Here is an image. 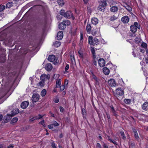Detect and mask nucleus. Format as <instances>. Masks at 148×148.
Instances as JSON below:
<instances>
[{
    "instance_id": "f257e3e1",
    "label": "nucleus",
    "mask_w": 148,
    "mask_h": 148,
    "mask_svg": "<svg viewBox=\"0 0 148 148\" xmlns=\"http://www.w3.org/2000/svg\"><path fill=\"white\" fill-rule=\"evenodd\" d=\"M88 42L90 45H97L99 43V40L96 38H92V37L90 36L88 38Z\"/></svg>"
},
{
    "instance_id": "f03ea898",
    "label": "nucleus",
    "mask_w": 148,
    "mask_h": 148,
    "mask_svg": "<svg viewBox=\"0 0 148 148\" xmlns=\"http://www.w3.org/2000/svg\"><path fill=\"white\" fill-rule=\"evenodd\" d=\"M140 25L137 22H134L133 25L130 26L131 31L133 33H135L136 32L137 28L140 29Z\"/></svg>"
},
{
    "instance_id": "7ed1b4c3",
    "label": "nucleus",
    "mask_w": 148,
    "mask_h": 148,
    "mask_svg": "<svg viewBox=\"0 0 148 148\" xmlns=\"http://www.w3.org/2000/svg\"><path fill=\"white\" fill-rule=\"evenodd\" d=\"M106 4L107 3L106 2H103L102 4L99 6L98 9L100 11L104 12L105 10Z\"/></svg>"
},
{
    "instance_id": "20e7f679",
    "label": "nucleus",
    "mask_w": 148,
    "mask_h": 148,
    "mask_svg": "<svg viewBox=\"0 0 148 148\" xmlns=\"http://www.w3.org/2000/svg\"><path fill=\"white\" fill-rule=\"evenodd\" d=\"M40 98V95L38 94H34L32 97V100L33 102H36L38 101Z\"/></svg>"
},
{
    "instance_id": "39448f33",
    "label": "nucleus",
    "mask_w": 148,
    "mask_h": 148,
    "mask_svg": "<svg viewBox=\"0 0 148 148\" xmlns=\"http://www.w3.org/2000/svg\"><path fill=\"white\" fill-rule=\"evenodd\" d=\"M124 92L121 88H118L116 90L115 96H122L123 95Z\"/></svg>"
},
{
    "instance_id": "423d86ee",
    "label": "nucleus",
    "mask_w": 148,
    "mask_h": 148,
    "mask_svg": "<svg viewBox=\"0 0 148 148\" xmlns=\"http://www.w3.org/2000/svg\"><path fill=\"white\" fill-rule=\"evenodd\" d=\"M64 17L68 18H72L73 19H74V18L73 16V14L71 11H67L65 12Z\"/></svg>"
},
{
    "instance_id": "0eeeda50",
    "label": "nucleus",
    "mask_w": 148,
    "mask_h": 148,
    "mask_svg": "<svg viewBox=\"0 0 148 148\" xmlns=\"http://www.w3.org/2000/svg\"><path fill=\"white\" fill-rule=\"evenodd\" d=\"M108 84L111 87H115L116 86V83L113 79H110L108 81Z\"/></svg>"
},
{
    "instance_id": "6e6552de",
    "label": "nucleus",
    "mask_w": 148,
    "mask_h": 148,
    "mask_svg": "<svg viewBox=\"0 0 148 148\" xmlns=\"http://www.w3.org/2000/svg\"><path fill=\"white\" fill-rule=\"evenodd\" d=\"M98 63L101 67H103L105 65V62L103 59L100 58L98 60Z\"/></svg>"
},
{
    "instance_id": "1a4fd4ad",
    "label": "nucleus",
    "mask_w": 148,
    "mask_h": 148,
    "mask_svg": "<svg viewBox=\"0 0 148 148\" xmlns=\"http://www.w3.org/2000/svg\"><path fill=\"white\" fill-rule=\"evenodd\" d=\"M50 78V75H46L45 74H42L40 76V78L42 80H44L45 79H49Z\"/></svg>"
},
{
    "instance_id": "9d476101",
    "label": "nucleus",
    "mask_w": 148,
    "mask_h": 148,
    "mask_svg": "<svg viewBox=\"0 0 148 148\" xmlns=\"http://www.w3.org/2000/svg\"><path fill=\"white\" fill-rule=\"evenodd\" d=\"M52 68V66L50 63H48L45 65V69L47 71H49L51 70Z\"/></svg>"
},
{
    "instance_id": "9b49d317",
    "label": "nucleus",
    "mask_w": 148,
    "mask_h": 148,
    "mask_svg": "<svg viewBox=\"0 0 148 148\" xmlns=\"http://www.w3.org/2000/svg\"><path fill=\"white\" fill-rule=\"evenodd\" d=\"M63 36V32L62 31L59 32L57 34V38L58 40H61Z\"/></svg>"
},
{
    "instance_id": "f8f14e48",
    "label": "nucleus",
    "mask_w": 148,
    "mask_h": 148,
    "mask_svg": "<svg viewBox=\"0 0 148 148\" xmlns=\"http://www.w3.org/2000/svg\"><path fill=\"white\" fill-rule=\"evenodd\" d=\"M29 102L26 101L22 102L21 104V107L23 109L26 108L29 105Z\"/></svg>"
},
{
    "instance_id": "ddd939ff",
    "label": "nucleus",
    "mask_w": 148,
    "mask_h": 148,
    "mask_svg": "<svg viewBox=\"0 0 148 148\" xmlns=\"http://www.w3.org/2000/svg\"><path fill=\"white\" fill-rule=\"evenodd\" d=\"M121 20L124 23H127L129 21V18L128 16H124L122 18Z\"/></svg>"
},
{
    "instance_id": "4468645a",
    "label": "nucleus",
    "mask_w": 148,
    "mask_h": 148,
    "mask_svg": "<svg viewBox=\"0 0 148 148\" xmlns=\"http://www.w3.org/2000/svg\"><path fill=\"white\" fill-rule=\"evenodd\" d=\"M56 59L55 56L53 55H49L48 58V60L50 62L54 61Z\"/></svg>"
},
{
    "instance_id": "2eb2a0df",
    "label": "nucleus",
    "mask_w": 148,
    "mask_h": 148,
    "mask_svg": "<svg viewBox=\"0 0 148 148\" xmlns=\"http://www.w3.org/2000/svg\"><path fill=\"white\" fill-rule=\"evenodd\" d=\"M142 108L143 110H148V102H145L142 106Z\"/></svg>"
},
{
    "instance_id": "dca6fc26",
    "label": "nucleus",
    "mask_w": 148,
    "mask_h": 148,
    "mask_svg": "<svg viewBox=\"0 0 148 148\" xmlns=\"http://www.w3.org/2000/svg\"><path fill=\"white\" fill-rule=\"evenodd\" d=\"M118 8L116 6H112L110 8V10L111 12H116L118 10Z\"/></svg>"
},
{
    "instance_id": "f3484780",
    "label": "nucleus",
    "mask_w": 148,
    "mask_h": 148,
    "mask_svg": "<svg viewBox=\"0 0 148 148\" xmlns=\"http://www.w3.org/2000/svg\"><path fill=\"white\" fill-rule=\"evenodd\" d=\"M19 112V110L18 109H16L13 110L11 112V115L14 116L18 114Z\"/></svg>"
},
{
    "instance_id": "a211bd4d",
    "label": "nucleus",
    "mask_w": 148,
    "mask_h": 148,
    "mask_svg": "<svg viewBox=\"0 0 148 148\" xmlns=\"http://www.w3.org/2000/svg\"><path fill=\"white\" fill-rule=\"evenodd\" d=\"M92 24L96 25L98 23V19L96 18H93L91 21Z\"/></svg>"
},
{
    "instance_id": "6ab92c4d",
    "label": "nucleus",
    "mask_w": 148,
    "mask_h": 148,
    "mask_svg": "<svg viewBox=\"0 0 148 148\" xmlns=\"http://www.w3.org/2000/svg\"><path fill=\"white\" fill-rule=\"evenodd\" d=\"M42 117V116H41V115H38V116H35L33 117V118L30 119L29 120L31 121H33L35 120L39 119L41 118Z\"/></svg>"
},
{
    "instance_id": "aec40b11",
    "label": "nucleus",
    "mask_w": 148,
    "mask_h": 148,
    "mask_svg": "<svg viewBox=\"0 0 148 148\" xmlns=\"http://www.w3.org/2000/svg\"><path fill=\"white\" fill-rule=\"evenodd\" d=\"M61 80L60 79H57L56 83V88L59 87V86L61 84Z\"/></svg>"
},
{
    "instance_id": "412c9836",
    "label": "nucleus",
    "mask_w": 148,
    "mask_h": 148,
    "mask_svg": "<svg viewBox=\"0 0 148 148\" xmlns=\"http://www.w3.org/2000/svg\"><path fill=\"white\" fill-rule=\"evenodd\" d=\"M103 71L104 73L106 75H108L110 73L109 69L107 67H104L103 68Z\"/></svg>"
},
{
    "instance_id": "4be33fe9",
    "label": "nucleus",
    "mask_w": 148,
    "mask_h": 148,
    "mask_svg": "<svg viewBox=\"0 0 148 148\" xmlns=\"http://www.w3.org/2000/svg\"><path fill=\"white\" fill-rule=\"evenodd\" d=\"M86 29L87 32L88 33H90L91 31V27L89 24H87L86 27Z\"/></svg>"
},
{
    "instance_id": "5701e85b",
    "label": "nucleus",
    "mask_w": 148,
    "mask_h": 148,
    "mask_svg": "<svg viewBox=\"0 0 148 148\" xmlns=\"http://www.w3.org/2000/svg\"><path fill=\"white\" fill-rule=\"evenodd\" d=\"M66 27L65 25L62 23H61L59 25V28L60 29L63 30Z\"/></svg>"
},
{
    "instance_id": "b1692460",
    "label": "nucleus",
    "mask_w": 148,
    "mask_h": 148,
    "mask_svg": "<svg viewBox=\"0 0 148 148\" xmlns=\"http://www.w3.org/2000/svg\"><path fill=\"white\" fill-rule=\"evenodd\" d=\"M14 4L13 2H10L8 3L6 5V7L7 8H10V7L13 6V4Z\"/></svg>"
},
{
    "instance_id": "393cba45",
    "label": "nucleus",
    "mask_w": 148,
    "mask_h": 148,
    "mask_svg": "<svg viewBox=\"0 0 148 148\" xmlns=\"http://www.w3.org/2000/svg\"><path fill=\"white\" fill-rule=\"evenodd\" d=\"M92 80L94 79L96 81L97 83H99V79H98L93 73H92Z\"/></svg>"
},
{
    "instance_id": "a878e982",
    "label": "nucleus",
    "mask_w": 148,
    "mask_h": 148,
    "mask_svg": "<svg viewBox=\"0 0 148 148\" xmlns=\"http://www.w3.org/2000/svg\"><path fill=\"white\" fill-rule=\"evenodd\" d=\"M62 23L65 25L66 27V25H69L71 24V22L68 20H66L63 21L62 22Z\"/></svg>"
},
{
    "instance_id": "bb28decb",
    "label": "nucleus",
    "mask_w": 148,
    "mask_h": 148,
    "mask_svg": "<svg viewBox=\"0 0 148 148\" xmlns=\"http://www.w3.org/2000/svg\"><path fill=\"white\" fill-rule=\"evenodd\" d=\"M60 45L61 43L59 41H56L53 44V45L56 47H58Z\"/></svg>"
},
{
    "instance_id": "cd10ccee",
    "label": "nucleus",
    "mask_w": 148,
    "mask_h": 148,
    "mask_svg": "<svg viewBox=\"0 0 148 148\" xmlns=\"http://www.w3.org/2000/svg\"><path fill=\"white\" fill-rule=\"evenodd\" d=\"M5 56L3 55L0 56V62L1 63L4 62H5Z\"/></svg>"
},
{
    "instance_id": "c85d7f7f",
    "label": "nucleus",
    "mask_w": 148,
    "mask_h": 148,
    "mask_svg": "<svg viewBox=\"0 0 148 148\" xmlns=\"http://www.w3.org/2000/svg\"><path fill=\"white\" fill-rule=\"evenodd\" d=\"M133 132L135 137L136 139H138L139 138V137L137 130H133Z\"/></svg>"
},
{
    "instance_id": "c756f323",
    "label": "nucleus",
    "mask_w": 148,
    "mask_h": 148,
    "mask_svg": "<svg viewBox=\"0 0 148 148\" xmlns=\"http://www.w3.org/2000/svg\"><path fill=\"white\" fill-rule=\"evenodd\" d=\"M57 3L58 5L61 6H62L64 4V2L63 0H58Z\"/></svg>"
},
{
    "instance_id": "7c9ffc66",
    "label": "nucleus",
    "mask_w": 148,
    "mask_h": 148,
    "mask_svg": "<svg viewBox=\"0 0 148 148\" xmlns=\"http://www.w3.org/2000/svg\"><path fill=\"white\" fill-rule=\"evenodd\" d=\"M117 18V17L114 15L110 17L109 20L111 21H113L116 20Z\"/></svg>"
},
{
    "instance_id": "2f4dec72",
    "label": "nucleus",
    "mask_w": 148,
    "mask_h": 148,
    "mask_svg": "<svg viewBox=\"0 0 148 148\" xmlns=\"http://www.w3.org/2000/svg\"><path fill=\"white\" fill-rule=\"evenodd\" d=\"M46 93V90L45 89H43L41 91V95L42 97H44Z\"/></svg>"
},
{
    "instance_id": "473e14b6",
    "label": "nucleus",
    "mask_w": 148,
    "mask_h": 148,
    "mask_svg": "<svg viewBox=\"0 0 148 148\" xmlns=\"http://www.w3.org/2000/svg\"><path fill=\"white\" fill-rule=\"evenodd\" d=\"M18 120V118L17 117L13 118L11 121V123H12L16 122Z\"/></svg>"
},
{
    "instance_id": "72a5a7b5",
    "label": "nucleus",
    "mask_w": 148,
    "mask_h": 148,
    "mask_svg": "<svg viewBox=\"0 0 148 148\" xmlns=\"http://www.w3.org/2000/svg\"><path fill=\"white\" fill-rule=\"evenodd\" d=\"M124 102L127 104H129L131 102V100L129 99H125L124 100Z\"/></svg>"
},
{
    "instance_id": "f704fd0d",
    "label": "nucleus",
    "mask_w": 148,
    "mask_h": 148,
    "mask_svg": "<svg viewBox=\"0 0 148 148\" xmlns=\"http://www.w3.org/2000/svg\"><path fill=\"white\" fill-rule=\"evenodd\" d=\"M147 44L144 42H143L141 44V46L145 49H146L147 47Z\"/></svg>"
},
{
    "instance_id": "c9c22d12",
    "label": "nucleus",
    "mask_w": 148,
    "mask_h": 148,
    "mask_svg": "<svg viewBox=\"0 0 148 148\" xmlns=\"http://www.w3.org/2000/svg\"><path fill=\"white\" fill-rule=\"evenodd\" d=\"M98 31L97 30V29H93L92 30V34L93 35H95L97 33Z\"/></svg>"
},
{
    "instance_id": "e433bc0d",
    "label": "nucleus",
    "mask_w": 148,
    "mask_h": 148,
    "mask_svg": "<svg viewBox=\"0 0 148 148\" xmlns=\"http://www.w3.org/2000/svg\"><path fill=\"white\" fill-rule=\"evenodd\" d=\"M120 133L121 134V135L122 136V138L123 139H125L126 138V137L125 136V135L124 134V132L123 131H121L120 132Z\"/></svg>"
},
{
    "instance_id": "4c0bfd02",
    "label": "nucleus",
    "mask_w": 148,
    "mask_h": 148,
    "mask_svg": "<svg viewBox=\"0 0 148 148\" xmlns=\"http://www.w3.org/2000/svg\"><path fill=\"white\" fill-rule=\"evenodd\" d=\"M5 8V6L4 5H0V12L2 11Z\"/></svg>"
},
{
    "instance_id": "58836bf2",
    "label": "nucleus",
    "mask_w": 148,
    "mask_h": 148,
    "mask_svg": "<svg viewBox=\"0 0 148 148\" xmlns=\"http://www.w3.org/2000/svg\"><path fill=\"white\" fill-rule=\"evenodd\" d=\"M60 13L61 15L64 17L65 12V11L64 10H61L60 11Z\"/></svg>"
},
{
    "instance_id": "ea45409f",
    "label": "nucleus",
    "mask_w": 148,
    "mask_h": 148,
    "mask_svg": "<svg viewBox=\"0 0 148 148\" xmlns=\"http://www.w3.org/2000/svg\"><path fill=\"white\" fill-rule=\"evenodd\" d=\"M129 11L132 10V8L131 7H130L127 5H126V6H124Z\"/></svg>"
},
{
    "instance_id": "a19ab883",
    "label": "nucleus",
    "mask_w": 148,
    "mask_h": 148,
    "mask_svg": "<svg viewBox=\"0 0 148 148\" xmlns=\"http://www.w3.org/2000/svg\"><path fill=\"white\" fill-rule=\"evenodd\" d=\"M82 113L83 115V117H84L85 114L86 113V111L84 109L82 108Z\"/></svg>"
},
{
    "instance_id": "79ce46f5",
    "label": "nucleus",
    "mask_w": 148,
    "mask_h": 148,
    "mask_svg": "<svg viewBox=\"0 0 148 148\" xmlns=\"http://www.w3.org/2000/svg\"><path fill=\"white\" fill-rule=\"evenodd\" d=\"M53 125L55 126H58L59 125V124L56 121H54L53 124H52Z\"/></svg>"
},
{
    "instance_id": "37998d69",
    "label": "nucleus",
    "mask_w": 148,
    "mask_h": 148,
    "mask_svg": "<svg viewBox=\"0 0 148 148\" xmlns=\"http://www.w3.org/2000/svg\"><path fill=\"white\" fill-rule=\"evenodd\" d=\"M91 52L93 56H95V51L94 48H92L91 49Z\"/></svg>"
},
{
    "instance_id": "c03bdc74",
    "label": "nucleus",
    "mask_w": 148,
    "mask_h": 148,
    "mask_svg": "<svg viewBox=\"0 0 148 148\" xmlns=\"http://www.w3.org/2000/svg\"><path fill=\"white\" fill-rule=\"evenodd\" d=\"M60 88V90H63L65 88V86L64 85L60 86H59Z\"/></svg>"
},
{
    "instance_id": "a18cd8bd",
    "label": "nucleus",
    "mask_w": 148,
    "mask_h": 148,
    "mask_svg": "<svg viewBox=\"0 0 148 148\" xmlns=\"http://www.w3.org/2000/svg\"><path fill=\"white\" fill-rule=\"evenodd\" d=\"M53 125L52 124H51L48 125V128L49 129H52L53 128Z\"/></svg>"
},
{
    "instance_id": "49530a36",
    "label": "nucleus",
    "mask_w": 148,
    "mask_h": 148,
    "mask_svg": "<svg viewBox=\"0 0 148 148\" xmlns=\"http://www.w3.org/2000/svg\"><path fill=\"white\" fill-rule=\"evenodd\" d=\"M51 146L53 148H57L56 146V144L54 142L52 143L51 144Z\"/></svg>"
},
{
    "instance_id": "de8ad7c7",
    "label": "nucleus",
    "mask_w": 148,
    "mask_h": 148,
    "mask_svg": "<svg viewBox=\"0 0 148 148\" xmlns=\"http://www.w3.org/2000/svg\"><path fill=\"white\" fill-rule=\"evenodd\" d=\"M69 64H67L66 65L65 68V70L66 71H67L69 68Z\"/></svg>"
},
{
    "instance_id": "09e8293b",
    "label": "nucleus",
    "mask_w": 148,
    "mask_h": 148,
    "mask_svg": "<svg viewBox=\"0 0 148 148\" xmlns=\"http://www.w3.org/2000/svg\"><path fill=\"white\" fill-rule=\"evenodd\" d=\"M39 123L41 124L43 126L45 127V124H44V120L40 122Z\"/></svg>"
},
{
    "instance_id": "8fccbe9b",
    "label": "nucleus",
    "mask_w": 148,
    "mask_h": 148,
    "mask_svg": "<svg viewBox=\"0 0 148 148\" xmlns=\"http://www.w3.org/2000/svg\"><path fill=\"white\" fill-rule=\"evenodd\" d=\"M55 60V61L54 62L53 64L55 65L58 64L59 63V60L57 59H56Z\"/></svg>"
},
{
    "instance_id": "3c124183",
    "label": "nucleus",
    "mask_w": 148,
    "mask_h": 148,
    "mask_svg": "<svg viewBox=\"0 0 148 148\" xmlns=\"http://www.w3.org/2000/svg\"><path fill=\"white\" fill-rule=\"evenodd\" d=\"M96 147L98 148H101V146L99 143H97Z\"/></svg>"
},
{
    "instance_id": "603ef678",
    "label": "nucleus",
    "mask_w": 148,
    "mask_h": 148,
    "mask_svg": "<svg viewBox=\"0 0 148 148\" xmlns=\"http://www.w3.org/2000/svg\"><path fill=\"white\" fill-rule=\"evenodd\" d=\"M55 103H58L59 102V99L58 98H56L54 100Z\"/></svg>"
},
{
    "instance_id": "864d4df0",
    "label": "nucleus",
    "mask_w": 148,
    "mask_h": 148,
    "mask_svg": "<svg viewBox=\"0 0 148 148\" xmlns=\"http://www.w3.org/2000/svg\"><path fill=\"white\" fill-rule=\"evenodd\" d=\"M60 111L61 112H62L64 110V109L63 108L62 106H60Z\"/></svg>"
},
{
    "instance_id": "5fc2aeb1",
    "label": "nucleus",
    "mask_w": 148,
    "mask_h": 148,
    "mask_svg": "<svg viewBox=\"0 0 148 148\" xmlns=\"http://www.w3.org/2000/svg\"><path fill=\"white\" fill-rule=\"evenodd\" d=\"M19 0H13V2L15 4H17Z\"/></svg>"
},
{
    "instance_id": "6e6d98bb",
    "label": "nucleus",
    "mask_w": 148,
    "mask_h": 148,
    "mask_svg": "<svg viewBox=\"0 0 148 148\" xmlns=\"http://www.w3.org/2000/svg\"><path fill=\"white\" fill-rule=\"evenodd\" d=\"M78 53L80 55V57H82L83 56V54L81 51H79Z\"/></svg>"
},
{
    "instance_id": "4d7b16f0",
    "label": "nucleus",
    "mask_w": 148,
    "mask_h": 148,
    "mask_svg": "<svg viewBox=\"0 0 148 148\" xmlns=\"http://www.w3.org/2000/svg\"><path fill=\"white\" fill-rule=\"evenodd\" d=\"M108 138H107L108 140L110 142H111L112 141V139L110 138V137L108 136H107Z\"/></svg>"
},
{
    "instance_id": "13d9d810",
    "label": "nucleus",
    "mask_w": 148,
    "mask_h": 148,
    "mask_svg": "<svg viewBox=\"0 0 148 148\" xmlns=\"http://www.w3.org/2000/svg\"><path fill=\"white\" fill-rule=\"evenodd\" d=\"M84 3L85 4H87L88 3V0H83Z\"/></svg>"
},
{
    "instance_id": "bf43d9fd",
    "label": "nucleus",
    "mask_w": 148,
    "mask_h": 148,
    "mask_svg": "<svg viewBox=\"0 0 148 148\" xmlns=\"http://www.w3.org/2000/svg\"><path fill=\"white\" fill-rule=\"evenodd\" d=\"M103 146V147L104 148H108V146L106 145L105 143H104Z\"/></svg>"
},
{
    "instance_id": "052dcab7",
    "label": "nucleus",
    "mask_w": 148,
    "mask_h": 148,
    "mask_svg": "<svg viewBox=\"0 0 148 148\" xmlns=\"http://www.w3.org/2000/svg\"><path fill=\"white\" fill-rule=\"evenodd\" d=\"M39 85L41 86H43L44 84H43V82H40L39 83Z\"/></svg>"
},
{
    "instance_id": "680f3d73",
    "label": "nucleus",
    "mask_w": 148,
    "mask_h": 148,
    "mask_svg": "<svg viewBox=\"0 0 148 148\" xmlns=\"http://www.w3.org/2000/svg\"><path fill=\"white\" fill-rule=\"evenodd\" d=\"M3 118V116L1 114H0V121H1L2 120Z\"/></svg>"
},
{
    "instance_id": "e2e57ef3",
    "label": "nucleus",
    "mask_w": 148,
    "mask_h": 148,
    "mask_svg": "<svg viewBox=\"0 0 148 148\" xmlns=\"http://www.w3.org/2000/svg\"><path fill=\"white\" fill-rule=\"evenodd\" d=\"M113 114L114 116H115L116 117H117L118 116L117 113L116 112L114 113V114Z\"/></svg>"
},
{
    "instance_id": "0e129e2a",
    "label": "nucleus",
    "mask_w": 148,
    "mask_h": 148,
    "mask_svg": "<svg viewBox=\"0 0 148 148\" xmlns=\"http://www.w3.org/2000/svg\"><path fill=\"white\" fill-rule=\"evenodd\" d=\"M9 118H8V120H5V122H7L10 119V117H11V116H9Z\"/></svg>"
},
{
    "instance_id": "69168bd1",
    "label": "nucleus",
    "mask_w": 148,
    "mask_h": 148,
    "mask_svg": "<svg viewBox=\"0 0 148 148\" xmlns=\"http://www.w3.org/2000/svg\"><path fill=\"white\" fill-rule=\"evenodd\" d=\"M145 50L144 49H140V52L142 53H144L145 52Z\"/></svg>"
},
{
    "instance_id": "338daca9",
    "label": "nucleus",
    "mask_w": 148,
    "mask_h": 148,
    "mask_svg": "<svg viewBox=\"0 0 148 148\" xmlns=\"http://www.w3.org/2000/svg\"><path fill=\"white\" fill-rule=\"evenodd\" d=\"M110 107L111 109V111L115 110L113 106H111Z\"/></svg>"
},
{
    "instance_id": "774afa93",
    "label": "nucleus",
    "mask_w": 148,
    "mask_h": 148,
    "mask_svg": "<svg viewBox=\"0 0 148 148\" xmlns=\"http://www.w3.org/2000/svg\"><path fill=\"white\" fill-rule=\"evenodd\" d=\"M111 142H112V143H113L114 144L116 145H117V143L114 141H113L112 140V141H111Z\"/></svg>"
}]
</instances>
